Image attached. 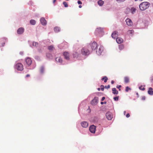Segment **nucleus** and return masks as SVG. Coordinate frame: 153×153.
<instances>
[{
    "mask_svg": "<svg viewBox=\"0 0 153 153\" xmlns=\"http://www.w3.org/2000/svg\"><path fill=\"white\" fill-rule=\"evenodd\" d=\"M113 93L114 94H117L118 93V92L116 88H113L112 89Z\"/></svg>",
    "mask_w": 153,
    "mask_h": 153,
    "instance_id": "412c9836",
    "label": "nucleus"
},
{
    "mask_svg": "<svg viewBox=\"0 0 153 153\" xmlns=\"http://www.w3.org/2000/svg\"><path fill=\"white\" fill-rule=\"evenodd\" d=\"M54 30L56 32H57L59 31L60 30L59 27H55L54 28Z\"/></svg>",
    "mask_w": 153,
    "mask_h": 153,
    "instance_id": "c85d7f7f",
    "label": "nucleus"
},
{
    "mask_svg": "<svg viewBox=\"0 0 153 153\" xmlns=\"http://www.w3.org/2000/svg\"><path fill=\"white\" fill-rule=\"evenodd\" d=\"M73 55L74 57H75L78 56V54L77 53L75 52L73 54Z\"/></svg>",
    "mask_w": 153,
    "mask_h": 153,
    "instance_id": "72a5a7b5",
    "label": "nucleus"
},
{
    "mask_svg": "<svg viewBox=\"0 0 153 153\" xmlns=\"http://www.w3.org/2000/svg\"><path fill=\"white\" fill-rule=\"evenodd\" d=\"M56 1V0H53V3H55V2Z\"/></svg>",
    "mask_w": 153,
    "mask_h": 153,
    "instance_id": "8fccbe9b",
    "label": "nucleus"
},
{
    "mask_svg": "<svg viewBox=\"0 0 153 153\" xmlns=\"http://www.w3.org/2000/svg\"><path fill=\"white\" fill-rule=\"evenodd\" d=\"M63 4L64 5L65 7H67L68 6L67 3L65 1H64L63 2Z\"/></svg>",
    "mask_w": 153,
    "mask_h": 153,
    "instance_id": "473e14b6",
    "label": "nucleus"
},
{
    "mask_svg": "<svg viewBox=\"0 0 153 153\" xmlns=\"http://www.w3.org/2000/svg\"><path fill=\"white\" fill-rule=\"evenodd\" d=\"M82 126L84 128H86L88 126V123L86 122H83L81 123Z\"/></svg>",
    "mask_w": 153,
    "mask_h": 153,
    "instance_id": "2eb2a0df",
    "label": "nucleus"
},
{
    "mask_svg": "<svg viewBox=\"0 0 153 153\" xmlns=\"http://www.w3.org/2000/svg\"><path fill=\"white\" fill-rule=\"evenodd\" d=\"M25 62L26 64L28 66H30L32 63V61L31 59L29 57H27L25 59Z\"/></svg>",
    "mask_w": 153,
    "mask_h": 153,
    "instance_id": "1a4fd4ad",
    "label": "nucleus"
},
{
    "mask_svg": "<svg viewBox=\"0 0 153 153\" xmlns=\"http://www.w3.org/2000/svg\"><path fill=\"white\" fill-rule=\"evenodd\" d=\"M100 87L101 88V90L102 91H103L104 90V88H105V87H104V85H101L100 86Z\"/></svg>",
    "mask_w": 153,
    "mask_h": 153,
    "instance_id": "c9c22d12",
    "label": "nucleus"
},
{
    "mask_svg": "<svg viewBox=\"0 0 153 153\" xmlns=\"http://www.w3.org/2000/svg\"><path fill=\"white\" fill-rule=\"evenodd\" d=\"M121 85H118V86H117V88H119V90L120 91V88H121Z\"/></svg>",
    "mask_w": 153,
    "mask_h": 153,
    "instance_id": "ea45409f",
    "label": "nucleus"
},
{
    "mask_svg": "<svg viewBox=\"0 0 153 153\" xmlns=\"http://www.w3.org/2000/svg\"><path fill=\"white\" fill-rule=\"evenodd\" d=\"M106 103V102H105V104Z\"/></svg>",
    "mask_w": 153,
    "mask_h": 153,
    "instance_id": "4d7b16f0",
    "label": "nucleus"
},
{
    "mask_svg": "<svg viewBox=\"0 0 153 153\" xmlns=\"http://www.w3.org/2000/svg\"><path fill=\"white\" fill-rule=\"evenodd\" d=\"M130 89V88H129L128 87H126V92H128Z\"/></svg>",
    "mask_w": 153,
    "mask_h": 153,
    "instance_id": "4c0bfd02",
    "label": "nucleus"
},
{
    "mask_svg": "<svg viewBox=\"0 0 153 153\" xmlns=\"http://www.w3.org/2000/svg\"><path fill=\"white\" fill-rule=\"evenodd\" d=\"M91 46L92 50H95L97 46V43L94 42L91 44Z\"/></svg>",
    "mask_w": 153,
    "mask_h": 153,
    "instance_id": "6e6552de",
    "label": "nucleus"
},
{
    "mask_svg": "<svg viewBox=\"0 0 153 153\" xmlns=\"http://www.w3.org/2000/svg\"><path fill=\"white\" fill-rule=\"evenodd\" d=\"M148 93L149 94L151 95L153 94V89L151 87L149 88V90L148 91Z\"/></svg>",
    "mask_w": 153,
    "mask_h": 153,
    "instance_id": "aec40b11",
    "label": "nucleus"
},
{
    "mask_svg": "<svg viewBox=\"0 0 153 153\" xmlns=\"http://www.w3.org/2000/svg\"><path fill=\"white\" fill-rule=\"evenodd\" d=\"M130 116V115L129 113H128L126 115V117H129Z\"/></svg>",
    "mask_w": 153,
    "mask_h": 153,
    "instance_id": "79ce46f5",
    "label": "nucleus"
},
{
    "mask_svg": "<svg viewBox=\"0 0 153 153\" xmlns=\"http://www.w3.org/2000/svg\"><path fill=\"white\" fill-rule=\"evenodd\" d=\"M108 79V78L106 76H105L101 79L102 80H104V82H107Z\"/></svg>",
    "mask_w": 153,
    "mask_h": 153,
    "instance_id": "a878e982",
    "label": "nucleus"
},
{
    "mask_svg": "<svg viewBox=\"0 0 153 153\" xmlns=\"http://www.w3.org/2000/svg\"><path fill=\"white\" fill-rule=\"evenodd\" d=\"M98 102V98L97 97H95L91 101V104L92 105H97Z\"/></svg>",
    "mask_w": 153,
    "mask_h": 153,
    "instance_id": "39448f33",
    "label": "nucleus"
},
{
    "mask_svg": "<svg viewBox=\"0 0 153 153\" xmlns=\"http://www.w3.org/2000/svg\"><path fill=\"white\" fill-rule=\"evenodd\" d=\"M81 53L83 55H88L89 54V51L87 47L83 48L81 50Z\"/></svg>",
    "mask_w": 153,
    "mask_h": 153,
    "instance_id": "f03ea898",
    "label": "nucleus"
},
{
    "mask_svg": "<svg viewBox=\"0 0 153 153\" xmlns=\"http://www.w3.org/2000/svg\"><path fill=\"white\" fill-rule=\"evenodd\" d=\"M16 68L18 70L22 71L23 69V66L22 63H18L16 65Z\"/></svg>",
    "mask_w": 153,
    "mask_h": 153,
    "instance_id": "7ed1b4c3",
    "label": "nucleus"
},
{
    "mask_svg": "<svg viewBox=\"0 0 153 153\" xmlns=\"http://www.w3.org/2000/svg\"><path fill=\"white\" fill-rule=\"evenodd\" d=\"M124 81L125 83H128L129 82V79L128 77L126 76L124 77Z\"/></svg>",
    "mask_w": 153,
    "mask_h": 153,
    "instance_id": "6ab92c4d",
    "label": "nucleus"
},
{
    "mask_svg": "<svg viewBox=\"0 0 153 153\" xmlns=\"http://www.w3.org/2000/svg\"><path fill=\"white\" fill-rule=\"evenodd\" d=\"M77 3L78 4H82V2L80 1H78Z\"/></svg>",
    "mask_w": 153,
    "mask_h": 153,
    "instance_id": "37998d69",
    "label": "nucleus"
},
{
    "mask_svg": "<svg viewBox=\"0 0 153 153\" xmlns=\"http://www.w3.org/2000/svg\"><path fill=\"white\" fill-rule=\"evenodd\" d=\"M95 32L97 35H98V34H100L101 35L99 36H100L103 34V29L101 27L98 28L96 30Z\"/></svg>",
    "mask_w": 153,
    "mask_h": 153,
    "instance_id": "20e7f679",
    "label": "nucleus"
},
{
    "mask_svg": "<svg viewBox=\"0 0 153 153\" xmlns=\"http://www.w3.org/2000/svg\"><path fill=\"white\" fill-rule=\"evenodd\" d=\"M111 83L112 84H113L114 83V81L113 80H112Z\"/></svg>",
    "mask_w": 153,
    "mask_h": 153,
    "instance_id": "de8ad7c7",
    "label": "nucleus"
},
{
    "mask_svg": "<svg viewBox=\"0 0 153 153\" xmlns=\"http://www.w3.org/2000/svg\"><path fill=\"white\" fill-rule=\"evenodd\" d=\"M126 111H124V114H126Z\"/></svg>",
    "mask_w": 153,
    "mask_h": 153,
    "instance_id": "5fc2aeb1",
    "label": "nucleus"
},
{
    "mask_svg": "<svg viewBox=\"0 0 153 153\" xmlns=\"http://www.w3.org/2000/svg\"><path fill=\"white\" fill-rule=\"evenodd\" d=\"M63 55L65 57V59L67 60H69L70 59V56L69 53L68 52H65L63 53Z\"/></svg>",
    "mask_w": 153,
    "mask_h": 153,
    "instance_id": "9d476101",
    "label": "nucleus"
},
{
    "mask_svg": "<svg viewBox=\"0 0 153 153\" xmlns=\"http://www.w3.org/2000/svg\"><path fill=\"white\" fill-rule=\"evenodd\" d=\"M105 97H102V98L101 100H102V101H103V100H105Z\"/></svg>",
    "mask_w": 153,
    "mask_h": 153,
    "instance_id": "c03bdc74",
    "label": "nucleus"
},
{
    "mask_svg": "<svg viewBox=\"0 0 153 153\" xmlns=\"http://www.w3.org/2000/svg\"><path fill=\"white\" fill-rule=\"evenodd\" d=\"M24 31V29L23 27H20L17 30V33L19 34H21L23 33Z\"/></svg>",
    "mask_w": 153,
    "mask_h": 153,
    "instance_id": "ddd939ff",
    "label": "nucleus"
},
{
    "mask_svg": "<svg viewBox=\"0 0 153 153\" xmlns=\"http://www.w3.org/2000/svg\"><path fill=\"white\" fill-rule=\"evenodd\" d=\"M48 49L50 51H52L54 49V48L53 46L51 45L48 47Z\"/></svg>",
    "mask_w": 153,
    "mask_h": 153,
    "instance_id": "bb28decb",
    "label": "nucleus"
},
{
    "mask_svg": "<svg viewBox=\"0 0 153 153\" xmlns=\"http://www.w3.org/2000/svg\"><path fill=\"white\" fill-rule=\"evenodd\" d=\"M119 49L120 50H122L123 49L124 47L123 45L121 44L119 45Z\"/></svg>",
    "mask_w": 153,
    "mask_h": 153,
    "instance_id": "c756f323",
    "label": "nucleus"
},
{
    "mask_svg": "<svg viewBox=\"0 0 153 153\" xmlns=\"http://www.w3.org/2000/svg\"><path fill=\"white\" fill-rule=\"evenodd\" d=\"M127 25L129 26H131L133 23L131 20L129 18H127L126 20Z\"/></svg>",
    "mask_w": 153,
    "mask_h": 153,
    "instance_id": "9b49d317",
    "label": "nucleus"
},
{
    "mask_svg": "<svg viewBox=\"0 0 153 153\" xmlns=\"http://www.w3.org/2000/svg\"><path fill=\"white\" fill-rule=\"evenodd\" d=\"M103 103H104V102H101V104H102V105L103 104Z\"/></svg>",
    "mask_w": 153,
    "mask_h": 153,
    "instance_id": "603ef678",
    "label": "nucleus"
},
{
    "mask_svg": "<svg viewBox=\"0 0 153 153\" xmlns=\"http://www.w3.org/2000/svg\"><path fill=\"white\" fill-rule=\"evenodd\" d=\"M30 76V75L29 74H27L26 76V77H29Z\"/></svg>",
    "mask_w": 153,
    "mask_h": 153,
    "instance_id": "a18cd8bd",
    "label": "nucleus"
},
{
    "mask_svg": "<svg viewBox=\"0 0 153 153\" xmlns=\"http://www.w3.org/2000/svg\"><path fill=\"white\" fill-rule=\"evenodd\" d=\"M151 80L152 82L153 83V78L151 79Z\"/></svg>",
    "mask_w": 153,
    "mask_h": 153,
    "instance_id": "864d4df0",
    "label": "nucleus"
},
{
    "mask_svg": "<svg viewBox=\"0 0 153 153\" xmlns=\"http://www.w3.org/2000/svg\"><path fill=\"white\" fill-rule=\"evenodd\" d=\"M116 41L118 43L120 44L123 42V39L120 37H117L116 39Z\"/></svg>",
    "mask_w": 153,
    "mask_h": 153,
    "instance_id": "f3484780",
    "label": "nucleus"
},
{
    "mask_svg": "<svg viewBox=\"0 0 153 153\" xmlns=\"http://www.w3.org/2000/svg\"><path fill=\"white\" fill-rule=\"evenodd\" d=\"M125 0H116V1L120 2H122L125 1Z\"/></svg>",
    "mask_w": 153,
    "mask_h": 153,
    "instance_id": "a19ab883",
    "label": "nucleus"
},
{
    "mask_svg": "<svg viewBox=\"0 0 153 153\" xmlns=\"http://www.w3.org/2000/svg\"><path fill=\"white\" fill-rule=\"evenodd\" d=\"M97 90L98 91H100L101 90V88H97Z\"/></svg>",
    "mask_w": 153,
    "mask_h": 153,
    "instance_id": "09e8293b",
    "label": "nucleus"
},
{
    "mask_svg": "<svg viewBox=\"0 0 153 153\" xmlns=\"http://www.w3.org/2000/svg\"><path fill=\"white\" fill-rule=\"evenodd\" d=\"M79 8H81V7H82V6H81V5H79Z\"/></svg>",
    "mask_w": 153,
    "mask_h": 153,
    "instance_id": "3c124183",
    "label": "nucleus"
},
{
    "mask_svg": "<svg viewBox=\"0 0 153 153\" xmlns=\"http://www.w3.org/2000/svg\"><path fill=\"white\" fill-rule=\"evenodd\" d=\"M138 0H134L135 1H137Z\"/></svg>",
    "mask_w": 153,
    "mask_h": 153,
    "instance_id": "6e6d98bb",
    "label": "nucleus"
},
{
    "mask_svg": "<svg viewBox=\"0 0 153 153\" xmlns=\"http://www.w3.org/2000/svg\"><path fill=\"white\" fill-rule=\"evenodd\" d=\"M118 32L117 31H114L111 34L112 38L115 39L117 36Z\"/></svg>",
    "mask_w": 153,
    "mask_h": 153,
    "instance_id": "dca6fc26",
    "label": "nucleus"
},
{
    "mask_svg": "<svg viewBox=\"0 0 153 153\" xmlns=\"http://www.w3.org/2000/svg\"><path fill=\"white\" fill-rule=\"evenodd\" d=\"M119 96H118L117 97H114V99L115 101H117L119 99Z\"/></svg>",
    "mask_w": 153,
    "mask_h": 153,
    "instance_id": "e433bc0d",
    "label": "nucleus"
},
{
    "mask_svg": "<svg viewBox=\"0 0 153 153\" xmlns=\"http://www.w3.org/2000/svg\"><path fill=\"white\" fill-rule=\"evenodd\" d=\"M56 60L57 62L62 63V60L60 57H57L56 58Z\"/></svg>",
    "mask_w": 153,
    "mask_h": 153,
    "instance_id": "a211bd4d",
    "label": "nucleus"
},
{
    "mask_svg": "<svg viewBox=\"0 0 153 153\" xmlns=\"http://www.w3.org/2000/svg\"><path fill=\"white\" fill-rule=\"evenodd\" d=\"M96 127L94 125L91 126L89 128L90 131L92 133H94L95 132Z\"/></svg>",
    "mask_w": 153,
    "mask_h": 153,
    "instance_id": "0eeeda50",
    "label": "nucleus"
},
{
    "mask_svg": "<svg viewBox=\"0 0 153 153\" xmlns=\"http://www.w3.org/2000/svg\"><path fill=\"white\" fill-rule=\"evenodd\" d=\"M149 3L147 2H144L140 4L139 7L141 10H144L148 8L149 6Z\"/></svg>",
    "mask_w": 153,
    "mask_h": 153,
    "instance_id": "f257e3e1",
    "label": "nucleus"
},
{
    "mask_svg": "<svg viewBox=\"0 0 153 153\" xmlns=\"http://www.w3.org/2000/svg\"><path fill=\"white\" fill-rule=\"evenodd\" d=\"M44 68L43 67H42L40 68V72L41 73H43L44 72Z\"/></svg>",
    "mask_w": 153,
    "mask_h": 153,
    "instance_id": "2f4dec72",
    "label": "nucleus"
},
{
    "mask_svg": "<svg viewBox=\"0 0 153 153\" xmlns=\"http://www.w3.org/2000/svg\"><path fill=\"white\" fill-rule=\"evenodd\" d=\"M105 88H107V89L109 88H110V85H108L107 86L106 85L105 86Z\"/></svg>",
    "mask_w": 153,
    "mask_h": 153,
    "instance_id": "58836bf2",
    "label": "nucleus"
},
{
    "mask_svg": "<svg viewBox=\"0 0 153 153\" xmlns=\"http://www.w3.org/2000/svg\"><path fill=\"white\" fill-rule=\"evenodd\" d=\"M30 23L31 25H34L36 24V21L34 20H31L30 21Z\"/></svg>",
    "mask_w": 153,
    "mask_h": 153,
    "instance_id": "393cba45",
    "label": "nucleus"
},
{
    "mask_svg": "<svg viewBox=\"0 0 153 153\" xmlns=\"http://www.w3.org/2000/svg\"><path fill=\"white\" fill-rule=\"evenodd\" d=\"M46 56L47 57V58L50 59H52L53 57V56H52V55L49 53H47Z\"/></svg>",
    "mask_w": 153,
    "mask_h": 153,
    "instance_id": "b1692460",
    "label": "nucleus"
},
{
    "mask_svg": "<svg viewBox=\"0 0 153 153\" xmlns=\"http://www.w3.org/2000/svg\"><path fill=\"white\" fill-rule=\"evenodd\" d=\"M136 10V9L134 7H132L131 9V12L132 14H134Z\"/></svg>",
    "mask_w": 153,
    "mask_h": 153,
    "instance_id": "cd10ccee",
    "label": "nucleus"
},
{
    "mask_svg": "<svg viewBox=\"0 0 153 153\" xmlns=\"http://www.w3.org/2000/svg\"><path fill=\"white\" fill-rule=\"evenodd\" d=\"M103 47L102 46H100L98 50L97 51V54H98V55H100L102 52L103 51Z\"/></svg>",
    "mask_w": 153,
    "mask_h": 153,
    "instance_id": "4468645a",
    "label": "nucleus"
},
{
    "mask_svg": "<svg viewBox=\"0 0 153 153\" xmlns=\"http://www.w3.org/2000/svg\"><path fill=\"white\" fill-rule=\"evenodd\" d=\"M104 2L102 0H100L98 2V4L100 6H102L104 4Z\"/></svg>",
    "mask_w": 153,
    "mask_h": 153,
    "instance_id": "5701e85b",
    "label": "nucleus"
},
{
    "mask_svg": "<svg viewBox=\"0 0 153 153\" xmlns=\"http://www.w3.org/2000/svg\"><path fill=\"white\" fill-rule=\"evenodd\" d=\"M106 116L108 120H111L113 118V115L110 112H108L106 114Z\"/></svg>",
    "mask_w": 153,
    "mask_h": 153,
    "instance_id": "423d86ee",
    "label": "nucleus"
},
{
    "mask_svg": "<svg viewBox=\"0 0 153 153\" xmlns=\"http://www.w3.org/2000/svg\"><path fill=\"white\" fill-rule=\"evenodd\" d=\"M33 46L37 47L38 46V44L37 42H33Z\"/></svg>",
    "mask_w": 153,
    "mask_h": 153,
    "instance_id": "7c9ffc66",
    "label": "nucleus"
},
{
    "mask_svg": "<svg viewBox=\"0 0 153 153\" xmlns=\"http://www.w3.org/2000/svg\"><path fill=\"white\" fill-rule=\"evenodd\" d=\"M139 89H140V90H141L143 91H144L145 90V88L144 87H143V86L142 85L140 86L139 87Z\"/></svg>",
    "mask_w": 153,
    "mask_h": 153,
    "instance_id": "f704fd0d",
    "label": "nucleus"
},
{
    "mask_svg": "<svg viewBox=\"0 0 153 153\" xmlns=\"http://www.w3.org/2000/svg\"><path fill=\"white\" fill-rule=\"evenodd\" d=\"M134 33V31L133 30H129L127 32V34L128 35H132Z\"/></svg>",
    "mask_w": 153,
    "mask_h": 153,
    "instance_id": "4be33fe9",
    "label": "nucleus"
},
{
    "mask_svg": "<svg viewBox=\"0 0 153 153\" xmlns=\"http://www.w3.org/2000/svg\"><path fill=\"white\" fill-rule=\"evenodd\" d=\"M145 97H142V99L143 100H145Z\"/></svg>",
    "mask_w": 153,
    "mask_h": 153,
    "instance_id": "49530a36",
    "label": "nucleus"
},
{
    "mask_svg": "<svg viewBox=\"0 0 153 153\" xmlns=\"http://www.w3.org/2000/svg\"><path fill=\"white\" fill-rule=\"evenodd\" d=\"M40 21L41 23L43 25H46L47 24V22L45 18L42 17L40 19Z\"/></svg>",
    "mask_w": 153,
    "mask_h": 153,
    "instance_id": "f8f14e48",
    "label": "nucleus"
}]
</instances>
